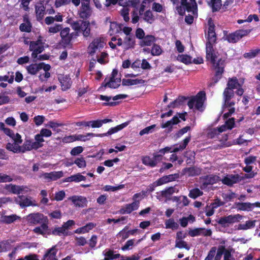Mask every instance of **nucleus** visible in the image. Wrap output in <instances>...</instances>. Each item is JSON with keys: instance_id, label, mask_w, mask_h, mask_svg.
I'll return each mask as SVG.
<instances>
[{"instance_id": "1", "label": "nucleus", "mask_w": 260, "mask_h": 260, "mask_svg": "<svg viewBox=\"0 0 260 260\" xmlns=\"http://www.w3.org/2000/svg\"><path fill=\"white\" fill-rule=\"evenodd\" d=\"M223 55L214 49L213 45L208 44L206 47V59L215 71L216 81L220 78L223 72L224 59Z\"/></svg>"}, {"instance_id": "2", "label": "nucleus", "mask_w": 260, "mask_h": 260, "mask_svg": "<svg viewBox=\"0 0 260 260\" xmlns=\"http://www.w3.org/2000/svg\"><path fill=\"white\" fill-rule=\"evenodd\" d=\"M244 81L242 79L238 80L236 78H230L227 84V87L225 89L223 92L224 100L228 101L231 100L234 96V89L236 90V93L239 95H242L243 94L244 90L242 88V85Z\"/></svg>"}, {"instance_id": "3", "label": "nucleus", "mask_w": 260, "mask_h": 260, "mask_svg": "<svg viewBox=\"0 0 260 260\" xmlns=\"http://www.w3.org/2000/svg\"><path fill=\"white\" fill-rule=\"evenodd\" d=\"M235 126L234 118H232L226 120L225 123L217 128H210L207 130V136L209 138H217L220 141H226L228 135H224L223 138L220 139V134L228 129H232Z\"/></svg>"}, {"instance_id": "4", "label": "nucleus", "mask_w": 260, "mask_h": 260, "mask_svg": "<svg viewBox=\"0 0 260 260\" xmlns=\"http://www.w3.org/2000/svg\"><path fill=\"white\" fill-rule=\"evenodd\" d=\"M171 150V148H169V147L160 149L153 154V157L148 156H144L142 159V162L145 165L154 167L162 160V156L166 153H169Z\"/></svg>"}, {"instance_id": "5", "label": "nucleus", "mask_w": 260, "mask_h": 260, "mask_svg": "<svg viewBox=\"0 0 260 260\" xmlns=\"http://www.w3.org/2000/svg\"><path fill=\"white\" fill-rule=\"evenodd\" d=\"M190 3L187 2V0H181V6L177 8V10L180 15L184 14L185 11L191 12L193 15H197V6L195 0H189Z\"/></svg>"}, {"instance_id": "6", "label": "nucleus", "mask_w": 260, "mask_h": 260, "mask_svg": "<svg viewBox=\"0 0 260 260\" xmlns=\"http://www.w3.org/2000/svg\"><path fill=\"white\" fill-rule=\"evenodd\" d=\"M205 100V92L204 91H200L196 96L189 101L188 103V107L190 109H195L200 111H203Z\"/></svg>"}, {"instance_id": "7", "label": "nucleus", "mask_w": 260, "mask_h": 260, "mask_svg": "<svg viewBox=\"0 0 260 260\" xmlns=\"http://www.w3.org/2000/svg\"><path fill=\"white\" fill-rule=\"evenodd\" d=\"M120 82L121 79L118 75V71L113 70L110 76L105 79L103 85L105 87L116 88L120 85Z\"/></svg>"}, {"instance_id": "8", "label": "nucleus", "mask_w": 260, "mask_h": 260, "mask_svg": "<svg viewBox=\"0 0 260 260\" xmlns=\"http://www.w3.org/2000/svg\"><path fill=\"white\" fill-rule=\"evenodd\" d=\"M242 219L243 216L241 215L237 214L222 217L217 220V222L223 227H227L230 224L239 222Z\"/></svg>"}, {"instance_id": "9", "label": "nucleus", "mask_w": 260, "mask_h": 260, "mask_svg": "<svg viewBox=\"0 0 260 260\" xmlns=\"http://www.w3.org/2000/svg\"><path fill=\"white\" fill-rule=\"evenodd\" d=\"M106 44L105 40L103 38H98L95 39L89 45L88 47V52L93 55L100 49L103 48Z\"/></svg>"}, {"instance_id": "10", "label": "nucleus", "mask_w": 260, "mask_h": 260, "mask_svg": "<svg viewBox=\"0 0 260 260\" xmlns=\"http://www.w3.org/2000/svg\"><path fill=\"white\" fill-rule=\"evenodd\" d=\"M186 115V113L178 114L174 116L171 120L165 122H162L161 124V127L162 128H168L171 131L174 125L180 122L179 119L184 121L185 120Z\"/></svg>"}, {"instance_id": "11", "label": "nucleus", "mask_w": 260, "mask_h": 260, "mask_svg": "<svg viewBox=\"0 0 260 260\" xmlns=\"http://www.w3.org/2000/svg\"><path fill=\"white\" fill-rule=\"evenodd\" d=\"M26 219L29 222L34 224L48 222L47 217L39 213L30 214L27 216Z\"/></svg>"}, {"instance_id": "12", "label": "nucleus", "mask_w": 260, "mask_h": 260, "mask_svg": "<svg viewBox=\"0 0 260 260\" xmlns=\"http://www.w3.org/2000/svg\"><path fill=\"white\" fill-rule=\"evenodd\" d=\"M30 50L32 51L31 56L34 58L37 57L38 53H41L44 50V46L41 40L38 39L37 41H32L30 44Z\"/></svg>"}, {"instance_id": "13", "label": "nucleus", "mask_w": 260, "mask_h": 260, "mask_svg": "<svg viewBox=\"0 0 260 260\" xmlns=\"http://www.w3.org/2000/svg\"><path fill=\"white\" fill-rule=\"evenodd\" d=\"M15 202L21 207L29 206H36L37 205L36 201L30 197L23 196H19L15 199Z\"/></svg>"}, {"instance_id": "14", "label": "nucleus", "mask_w": 260, "mask_h": 260, "mask_svg": "<svg viewBox=\"0 0 260 260\" xmlns=\"http://www.w3.org/2000/svg\"><path fill=\"white\" fill-rule=\"evenodd\" d=\"M244 178L241 177L238 174L236 175H229L225 176L221 180L222 182L227 185H232L233 184L237 183L239 181L243 180Z\"/></svg>"}, {"instance_id": "15", "label": "nucleus", "mask_w": 260, "mask_h": 260, "mask_svg": "<svg viewBox=\"0 0 260 260\" xmlns=\"http://www.w3.org/2000/svg\"><path fill=\"white\" fill-rule=\"evenodd\" d=\"M62 91L69 89L72 84L71 78L68 75H61L58 78Z\"/></svg>"}, {"instance_id": "16", "label": "nucleus", "mask_w": 260, "mask_h": 260, "mask_svg": "<svg viewBox=\"0 0 260 260\" xmlns=\"http://www.w3.org/2000/svg\"><path fill=\"white\" fill-rule=\"evenodd\" d=\"M236 207L239 210L250 211L255 207H260V203H238L236 204Z\"/></svg>"}, {"instance_id": "17", "label": "nucleus", "mask_w": 260, "mask_h": 260, "mask_svg": "<svg viewBox=\"0 0 260 260\" xmlns=\"http://www.w3.org/2000/svg\"><path fill=\"white\" fill-rule=\"evenodd\" d=\"M231 100L226 101L224 100V105L222 108V113L224 118H227L235 112L234 103L230 102Z\"/></svg>"}, {"instance_id": "18", "label": "nucleus", "mask_w": 260, "mask_h": 260, "mask_svg": "<svg viewBox=\"0 0 260 260\" xmlns=\"http://www.w3.org/2000/svg\"><path fill=\"white\" fill-rule=\"evenodd\" d=\"M6 189L14 194H19L20 193H26L29 191V188L24 186H17L13 184L7 185Z\"/></svg>"}, {"instance_id": "19", "label": "nucleus", "mask_w": 260, "mask_h": 260, "mask_svg": "<svg viewBox=\"0 0 260 260\" xmlns=\"http://www.w3.org/2000/svg\"><path fill=\"white\" fill-rule=\"evenodd\" d=\"M74 204L75 207H84L86 206L87 204V199L83 196H74L69 198Z\"/></svg>"}, {"instance_id": "20", "label": "nucleus", "mask_w": 260, "mask_h": 260, "mask_svg": "<svg viewBox=\"0 0 260 260\" xmlns=\"http://www.w3.org/2000/svg\"><path fill=\"white\" fill-rule=\"evenodd\" d=\"M41 226L35 228L33 231L34 233L41 234L44 237H47L51 234V231L48 225V222H42Z\"/></svg>"}, {"instance_id": "21", "label": "nucleus", "mask_w": 260, "mask_h": 260, "mask_svg": "<svg viewBox=\"0 0 260 260\" xmlns=\"http://www.w3.org/2000/svg\"><path fill=\"white\" fill-rule=\"evenodd\" d=\"M70 28L66 27L60 31L61 42L64 46L69 45L72 39V34H70Z\"/></svg>"}, {"instance_id": "22", "label": "nucleus", "mask_w": 260, "mask_h": 260, "mask_svg": "<svg viewBox=\"0 0 260 260\" xmlns=\"http://www.w3.org/2000/svg\"><path fill=\"white\" fill-rule=\"evenodd\" d=\"M212 231L211 230L206 229L204 228H197L190 230L188 232V234L191 237H195L200 235L211 236Z\"/></svg>"}, {"instance_id": "23", "label": "nucleus", "mask_w": 260, "mask_h": 260, "mask_svg": "<svg viewBox=\"0 0 260 260\" xmlns=\"http://www.w3.org/2000/svg\"><path fill=\"white\" fill-rule=\"evenodd\" d=\"M63 175V173L62 171H57V172H52L51 173H44L42 174V177H44V179L47 180L48 181H55L61 177H62Z\"/></svg>"}, {"instance_id": "24", "label": "nucleus", "mask_w": 260, "mask_h": 260, "mask_svg": "<svg viewBox=\"0 0 260 260\" xmlns=\"http://www.w3.org/2000/svg\"><path fill=\"white\" fill-rule=\"evenodd\" d=\"M178 177L177 174L169 175L163 176L154 182L153 186H160L174 180Z\"/></svg>"}, {"instance_id": "25", "label": "nucleus", "mask_w": 260, "mask_h": 260, "mask_svg": "<svg viewBox=\"0 0 260 260\" xmlns=\"http://www.w3.org/2000/svg\"><path fill=\"white\" fill-rule=\"evenodd\" d=\"M139 203L138 201H134L132 204L126 205L121 210V213L122 214H129L132 211L138 209Z\"/></svg>"}, {"instance_id": "26", "label": "nucleus", "mask_w": 260, "mask_h": 260, "mask_svg": "<svg viewBox=\"0 0 260 260\" xmlns=\"http://www.w3.org/2000/svg\"><path fill=\"white\" fill-rule=\"evenodd\" d=\"M91 11L89 6V1L88 2H83L80 12L81 17L86 18L90 16Z\"/></svg>"}, {"instance_id": "27", "label": "nucleus", "mask_w": 260, "mask_h": 260, "mask_svg": "<svg viewBox=\"0 0 260 260\" xmlns=\"http://www.w3.org/2000/svg\"><path fill=\"white\" fill-rule=\"evenodd\" d=\"M96 226V224L93 222H89L85 225L77 229L74 233L78 234H84L88 233Z\"/></svg>"}, {"instance_id": "28", "label": "nucleus", "mask_w": 260, "mask_h": 260, "mask_svg": "<svg viewBox=\"0 0 260 260\" xmlns=\"http://www.w3.org/2000/svg\"><path fill=\"white\" fill-rule=\"evenodd\" d=\"M22 146V153L26 151H30L32 149L39 148L34 141L29 139H25Z\"/></svg>"}, {"instance_id": "29", "label": "nucleus", "mask_w": 260, "mask_h": 260, "mask_svg": "<svg viewBox=\"0 0 260 260\" xmlns=\"http://www.w3.org/2000/svg\"><path fill=\"white\" fill-rule=\"evenodd\" d=\"M26 69L28 73L32 75H35L42 69V64H41L40 63H32L26 66Z\"/></svg>"}, {"instance_id": "30", "label": "nucleus", "mask_w": 260, "mask_h": 260, "mask_svg": "<svg viewBox=\"0 0 260 260\" xmlns=\"http://www.w3.org/2000/svg\"><path fill=\"white\" fill-rule=\"evenodd\" d=\"M20 217L17 216L16 214H12L10 215H1V222L6 223L10 224L13 222L16 221L18 219H20Z\"/></svg>"}, {"instance_id": "31", "label": "nucleus", "mask_w": 260, "mask_h": 260, "mask_svg": "<svg viewBox=\"0 0 260 260\" xmlns=\"http://www.w3.org/2000/svg\"><path fill=\"white\" fill-rule=\"evenodd\" d=\"M20 144L16 143H8L7 144L6 148L7 150L12 151L14 153H21L22 152V146H20Z\"/></svg>"}, {"instance_id": "32", "label": "nucleus", "mask_w": 260, "mask_h": 260, "mask_svg": "<svg viewBox=\"0 0 260 260\" xmlns=\"http://www.w3.org/2000/svg\"><path fill=\"white\" fill-rule=\"evenodd\" d=\"M123 43V48L127 50L133 48L135 44V39L133 36H126Z\"/></svg>"}, {"instance_id": "33", "label": "nucleus", "mask_w": 260, "mask_h": 260, "mask_svg": "<svg viewBox=\"0 0 260 260\" xmlns=\"http://www.w3.org/2000/svg\"><path fill=\"white\" fill-rule=\"evenodd\" d=\"M45 8L42 3H38L36 5V13L38 19H42L45 14Z\"/></svg>"}, {"instance_id": "34", "label": "nucleus", "mask_w": 260, "mask_h": 260, "mask_svg": "<svg viewBox=\"0 0 260 260\" xmlns=\"http://www.w3.org/2000/svg\"><path fill=\"white\" fill-rule=\"evenodd\" d=\"M122 83L125 85L129 86L143 84L144 83V81L138 78H129L123 79Z\"/></svg>"}, {"instance_id": "35", "label": "nucleus", "mask_w": 260, "mask_h": 260, "mask_svg": "<svg viewBox=\"0 0 260 260\" xmlns=\"http://www.w3.org/2000/svg\"><path fill=\"white\" fill-rule=\"evenodd\" d=\"M128 123H129L128 122H126L123 123L120 125H118L114 127L111 128L110 129H109V131H108V132L106 134H103V135H105V136L110 135L116 133L117 132L121 130L123 128L125 127L127 125H128Z\"/></svg>"}, {"instance_id": "36", "label": "nucleus", "mask_w": 260, "mask_h": 260, "mask_svg": "<svg viewBox=\"0 0 260 260\" xmlns=\"http://www.w3.org/2000/svg\"><path fill=\"white\" fill-rule=\"evenodd\" d=\"M56 249L53 247L44 255V260H57L56 258Z\"/></svg>"}, {"instance_id": "37", "label": "nucleus", "mask_w": 260, "mask_h": 260, "mask_svg": "<svg viewBox=\"0 0 260 260\" xmlns=\"http://www.w3.org/2000/svg\"><path fill=\"white\" fill-rule=\"evenodd\" d=\"M190 140V137H186L183 141V143L182 145H180L179 147L178 146H173V147H169L170 148L171 150L169 152H175L181 150H183L184 149L188 143L189 142Z\"/></svg>"}, {"instance_id": "38", "label": "nucleus", "mask_w": 260, "mask_h": 260, "mask_svg": "<svg viewBox=\"0 0 260 260\" xmlns=\"http://www.w3.org/2000/svg\"><path fill=\"white\" fill-rule=\"evenodd\" d=\"M177 60L181 62H182L185 64H188L192 63V58L189 55L187 54H181L179 55L177 57Z\"/></svg>"}, {"instance_id": "39", "label": "nucleus", "mask_w": 260, "mask_h": 260, "mask_svg": "<svg viewBox=\"0 0 260 260\" xmlns=\"http://www.w3.org/2000/svg\"><path fill=\"white\" fill-rule=\"evenodd\" d=\"M31 25L26 17L24 18V22L20 26V29L22 31L29 32L31 31Z\"/></svg>"}, {"instance_id": "40", "label": "nucleus", "mask_w": 260, "mask_h": 260, "mask_svg": "<svg viewBox=\"0 0 260 260\" xmlns=\"http://www.w3.org/2000/svg\"><path fill=\"white\" fill-rule=\"evenodd\" d=\"M256 220H248L245 223L240 224L238 225V230H246L254 226Z\"/></svg>"}, {"instance_id": "41", "label": "nucleus", "mask_w": 260, "mask_h": 260, "mask_svg": "<svg viewBox=\"0 0 260 260\" xmlns=\"http://www.w3.org/2000/svg\"><path fill=\"white\" fill-rule=\"evenodd\" d=\"M127 95L125 94H119L111 98V96H108L105 95H101L100 96V99L102 101H105L106 102H109L111 99L113 101H116L119 99H122L125 98Z\"/></svg>"}, {"instance_id": "42", "label": "nucleus", "mask_w": 260, "mask_h": 260, "mask_svg": "<svg viewBox=\"0 0 260 260\" xmlns=\"http://www.w3.org/2000/svg\"><path fill=\"white\" fill-rule=\"evenodd\" d=\"M86 177L80 173L72 175L68 178V181L79 182L81 181H85Z\"/></svg>"}, {"instance_id": "43", "label": "nucleus", "mask_w": 260, "mask_h": 260, "mask_svg": "<svg viewBox=\"0 0 260 260\" xmlns=\"http://www.w3.org/2000/svg\"><path fill=\"white\" fill-rule=\"evenodd\" d=\"M128 228L126 226L122 230L120 231L117 235V238L121 239V241H124L129 236L128 232Z\"/></svg>"}, {"instance_id": "44", "label": "nucleus", "mask_w": 260, "mask_h": 260, "mask_svg": "<svg viewBox=\"0 0 260 260\" xmlns=\"http://www.w3.org/2000/svg\"><path fill=\"white\" fill-rule=\"evenodd\" d=\"M124 187V184H120L117 186L105 185L103 187V189L105 191H116L120 190Z\"/></svg>"}, {"instance_id": "45", "label": "nucleus", "mask_w": 260, "mask_h": 260, "mask_svg": "<svg viewBox=\"0 0 260 260\" xmlns=\"http://www.w3.org/2000/svg\"><path fill=\"white\" fill-rule=\"evenodd\" d=\"M89 22L87 21H84L81 23V30L85 37H88L90 34V29L89 28Z\"/></svg>"}, {"instance_id": "46", "label": "nucleus", "mask_w": 260, "mask_h": 260, "mask_svg": "<svg viewBox=\"0 0 260 260\" xmlns=\"http://www.w3.org/2000/svg\"><path fill=\"white\" fill-rule=\"evenodd\" d=\"M155 41V38L152 36H147L144 38L141 44L142 46H150Z\"/></svg>"}, {"instance_id": "47", "label": "nucleus", "mask_w": 260, "mask_h": 260, "mask_svg": "<svg viewBox=\"0 0 260 260\" xmlns=\"http://www.w3.org/2000/svg\"><path fill=\"white\" fill-rule=\"evenodd\" d=\"M51 234L55 236L68 235V232H66L63 226L56 227L51 232Z\"/></svg>"}, {"instance_id": "48", "label": "nucleus", "mask_w": 260, "mask_h": 260, "mask_svg": "<svg viewBox=\"0 0 260 260\" xmlns=\"http://www.w3.org/2000/svg\"><path fill=\"white\" fill-rule=\"evenodd\" d=\"M7 136L12 138L14 143L20 144L22 142L21 136L18 133L15 134L12 131H11L10 134H8Z\"/></svg>"}, {"instance_id": "49", "label": "nucleus", "mask_w": 260, "mask_h": 260, "mask_svg": "<svg viewBox=\"0 0 260 260\" xmlns=\"http://www.w3.org/2000/svg\"><path fill=\"white\" fill-rule=\"evenodd\" d=\"M121 30V25L116 22H111L110 26V31L111 34H117Z\"/></svg>"}, {"instance_id": "50", "label": "nucleus", "mask_w": 260, "mask_h": 260, "mask_svg": "<svg viewBox=\"0 0 260 260\" xmlns=\"http://www.w3.org/2000/svg\"><path fill=\"white\" fill-rule=\"evenodd\" d=\"M165 225L166 229H171L172 230H176L178 227V224L173 219L167 220L165 222Z\"/></svg>"}, {"instance_id": "51", "label": "nucleus", "mask_w": 260, "mask_h": 260, "mask_svg": "<svg viewBox=\"0 0 260 260\" xmlns=\"http://www.w3.org/2000/svg\"><path fill=\"white\" fill-rule=\"evenodd\" d=\"M209 4L211 6L213 11L219 10L222 6L221 0H211Z\"/></svg>"}, {"instance_id": "52", "label": "nucleus", "mask_w": 260, "mask_h": 260, "mask_svg": "<svg viewBox=\"0 0 260 260\" xmlns=\"http://www.w3.org/2000/svg\"><path fill=\"white\" fill-rule=\"evenodd\" d=\"M10 74V72H9L8 75L0 76V82L7 81L9 83H12L14 81L13 73H11V75Z\"/></svg>"}, {"instance_id": "53", "label": "nucleus", "mask_w": 260, "mask_h": 260, "mask_svg": "<svg viewBox=\"0 0 260 260\" xmlns=\"http://www.w3.org/2000/svg\"><path fill=\"white\" fill-rule=\"evenodd\" d=\"M43 136L40 134H38L35 136L34 141L37 144L39 148H41L43 146V143L45 142V140L43 138Z\"/></svg>"}, {"instance_id": "54", "label": "nucleus", "mask_w": 260, "mask_h": 260, "mask_svg": "<svg viewBox=\"0 0 260 260\" xmlns=\"http://www.w3.org/2000/svg\"><path fill=\"white\" fill-rule=\"evenodd\" d=\"M155 127V124H153L152 125L147 126L145 128L143 129L142 130H141L139 133V135L140 136H143L144 135L152 133V132H153L154 128Z\"/></svg>"}, {"instance_id": "55", "label": "nucleus", "mask_w": 260, "mask_h": 260, "mask_svg": "<svg viewBox=\"0 0 260 260\" xmlns=\"http://www.w3.org/2000/svg\"><path fill=\"white\" fill-rule=\"evenodd\" d=\"M221 180L220 178L216 175H210L208 176L206 179L205 183L214 184L218 181Z\"/></svg>"}, {"instance_id": "56", "label": "nucleus", "mask_w": 260, "mask_h": 260, "mask_svg": "<svg viewBox=\"0 0 260 260\" xmlns=\"http://www.w3.org/2000/svg\"><path fill=\"white\" fill-rule=\"evenodd\" d=\"M216 40V37L215 36V32H208V42L207 43L206 46L210 44V45H213V44L215 43Z\"/></svg>"}, {"instance_id": "57", "label": "nucleus", "mask_w": 260, "mask_h": 260, "mask_svg": "<svg viewBox=\"0 0 260 260\" xmlns=\"http://www.w3.org/2000/svg\"><path fill=\"white\" fill-rule=\"evenodd\" d=\"M74 164L80 168H84L86 166V161L83 157L77 158L74 161Z\"/></svg>"}, {"instance_id": "58", "label": "nucleus", "mask_w": 260, "mask_h": 260, "mask_svg": "<svg viewBox=\"0 0 260 260\" xmlns=\"http://www.w3.org/2000/svg\"><path fill=\"white\" fill-rule=\"evenodd\" d=\"M45 117L43 115H38L34 117L33 120L35 124L39 126L42 125L45 121Z\"/></svg>"}, {"instance_id": "59", "label": "nucleus", "mask_w": 260, "mask_h": 260, "mask_svg": "<svg viewBox=\"0 0 260 260\" xmlns=\"http://www.w3.org/2000/svg\"><path fill=\"white\" fill-rule=\"evenodd\" d=\"M97 60L101 64H105L108 61V54L106 53L103 52L100 56L98 57Z\"/></svg>"}, {"instance_id": "60", "label": "nucleus", "mask_w": 260, "mask_h": 260, "mask_svg": "<svg viewBox=\"0 0 260 260\" xmlns=\"http://www.w3.org/2000/svg\"><path fill=\"white\" fill-rule=\"evenodd\" d=\"M162 49L161 47L157 45H154L151 49V54L154 56H158L161 54Z\"/></svg>"}, {"instance_id": "61", "label": "nucleus", "mask_w": 260, "mask_h": 260, "mask_svg": "<svg viewBox=\"0 0 260 260\" xmlns=\"http://www.w3.org/2000/svg\"><path fill=\"white\" fill-rule=\"evenodd\" d=\"M129 10L126 7H124L120 11L121 15L125 21H129V17L128 16Z\"/></svg>"}, {"instance_id": "62", "label": "nucleus", "mask_w": 260, "mask_h": 260, "mask_svg": "<svg viewBox=\"0 0 260 260\" xmlns=\"http://www.w3.org/2000/svg\"><path fill=\"white\" fill-rule=\"evenodd\" d=\"M164 194L165 195V198L168 199L169 198L173 193L174 192H177L178 190H177L175 187H170L168 188L163 190Z\"/></svg>"}, {"instance_id": "63", "label": "nucleus", "mask_w": 260, "mask_h": 260, "mask_svg": "<svg viewBox=\"0 0 260 260\" xmlns=\"http://www.w3.org/2000/svg\"><path fill=\"white\" fill-rule=\"evenodd\" d=\"M225 40L230 43H235L239 40L236 32L227 36Z\"/></svg>"}, {"instance_id": "64", "label": "nucleus", "mask_w": 260, "mask_h": 260, "mask_svg": "<svg viewBox=\"0 0 260 260\" xmlns=\"http://www.w3.org/2000/svg\"><path fill=\"white\" fill-rule=\"evenodd\" d=\"M202 194V192L199 189L195 188L190 191L189 196L191 198L196 199Z\"/></svg>"}]
</instances>
